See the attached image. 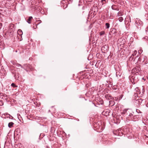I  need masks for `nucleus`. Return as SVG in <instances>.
<instances>
[{"label":"nucleus","mask_w":148,"mask_h":148,"mask_svg":"<svg viewBox=\"0 0 148 148\" xmlns=\"http://www.w3.org/2000/svg\"><path fill=\"white\" fill-rule=\"evenodd\" d=\"M143 22L138 18H136V25L138 26H142L143 25Z\"/></svg>","instance_id":"f257e3e1"},{"label":"nucleus","mask_w":148,"mask_h":148,"mask_svg":"<svg viewBox=\"0 0 148 148\" xmlns=\"http://www.w3.org/2000/svg\"><path fill=\"white\" fill-rule=\"evenodd\" d=\"M11 86L14 87H17V86L15 85L14 83H12L11 84Z\"/></svg>","instance_id":"f3484780"},{"label":"nucleus","mask_w":148,"mask_h":148,"mask_svg":"<svg viewBox=\"0 0 148 148\" xmlns=\"http://www.w3.org/2000/svg\"><path fill=\"white\" fill-rule=\"evenodd\" d=\"M109 47H101V49L103 52H106L109 49Z\"/></svg>","instance_id":"423d86ee"},{"label":"nucleus","mask_w":148,"mask_h":148,"mask_svg":"<svg viewBox=\"0 0 148 148\" xmlns=\"http://www.w3.org/2000/svg\"><path fill=\"white\" fill-rule=\"evenodd\" d=\"M106 3V0H101L100 1H99L98 5L99 6L101 7L103 5L105 4Z\"/></svg>","instance_id":"f03ea898"},{"label":"nucleus","mask_w":148,"mask_h":148,"mask_svg":"<svg viewBox=\"0 0 148 148\" xmlns=\"http://www.w3.org/2000/svg\"><path fill=\"white\" fill-rule=\"evenodd\" d=\"M131 82L133 84H135V83L134 82V81L133 82H132V81L131 80Z\"/></svg>","instance_id":"5701e85b"},{"label":"nucleus","mask_w":148,"mask_h":148,"mask_svg":"<svg viewBox=\"0 0 148 148\" xmlns=\"http://www.w3.org/2000/svg\"><path fill=\"white\" fill-rule=\"evenodd\" d=\"M119 40H121V38H120V39Z\"/></svg>","instance_id":"a878e982"},{"label":"nucleus","mask_w":148,"mask_h":148,"mask_svg":"<svg viewBox=\"0 0 148 148\" xmlns=\"http://www.w3.org/2000/svg\"><path fill=\"white\" fill-rule=\"evenodd\" d=\"M118 20L120 22H122L123 21V18L122 17H121L119 18Z\"/></svg>","instance_id":"4468645a"},{"label":"nucleus","mask_w":148,"mask_h":148,"mask_svg":"<svg viewBox=\"0 0 148 148\" xmlns=\"http://www.w3.org/2000/svg\"><path fill=\"white\" fill-rule=\"evenodd\" d=\"M3 104V103L2 101H0V106H2Z\"/></svg>","instance_id":"a211bd4d"},{"label":"nucleus","mask_w":148,"mask_h":148,"mask_svg":"<svg viewBox=\"0 0 148 148\" xmlns=\"http://www.w3.org/2000/svg\"><path fill=\"white\" fill-rule=\"evenodd\" d=\"M2 26V24L0 23V29H1V28Z\"/></svg>","instance_id":"412c9836"},{"label":"nucleus","mask_w":148,"mask_h":148,"mask_svg":"<svg viewBox=\"0 0 148 148\" xmlns=\"http://www.w3.org/2000/svg\"><path fill=\"white\" fill-rule=\"evenodd\" d=\"M102 128V127L101 126H99V128H99V129H101V128Z\"/></svg>","instance_id":"aec40b11"},{"label":"nucleus","mask_w":148,"mask_h":148,"mask_svg":"<svg viewBox=\"0 0 148 148\" xmlns=\"http://www.w3.org/2000/svg\"><path fill=\"white\" fill-rule=\"evenodd\" d=\"M106 29H108L110 27V24L108 23H106L105 24Z\"/></svg>","instance_id":"1a4fd4ad"},{"label":"nucleus","mask_w":148,"mask_h":148,"mask_svg":"<svg viewBox=\"0 0 148 148\" xmlns=\"http://www.w3.org/2000/svg\"><path fill=\"white\" fill-rule=\"evenodd\" d=\"M40 8H39V10H40Z\"/></svg>","instance_id":"bb28decb"},{"label":"nucleus","mask_w":148,"mask_h":148,"mask_svg":"<svg viewBox=\"0 0 148 148\" xmlns=\"http://www.w3.org/2000/svg\"><path fill=\"white\" fill-rule=\"evenodd\" d=\"M105 31H103L100 32L99 33V34H100V36H102L104 35L105 34Z\"/></svg>","instance_id":"f8f14e48"},{"label":"nucleus","mask_w":148,"mask_h":148,"mask_svg":"<svg viewBox=\"0 0 148 148\" xmlns=\"http://www.w3.org/2000/svg\"><path fill=\"white\" fill-rule=\"evenodd\" d=\"M116 32V30L115 29H112L111 30L110 32L109 33V34L110 35L113 36L115 35Z\"/></svg>","instance_id":"39448f33"},{"label":"nucleus","mask_w":148,"mask_h":148,"mask_svg":"<svg viewBox=\"0 0 148 148\" xmlns=\"http://www.w3.org/2000/svg\"><path fill=\"white\" fill-rule=\"evenodd\" d=\"M18 36H22L23 34V32L21 29H18L17 32Z\"/></svg>","instance_id":"0eeeda50"},{"label":"nucleus","mask_w":148,"mask_h":148,"mask_svg":"<svg viewBox=\"0 0 148 148\" xmlns=\"http://www.w3.org/2000/svg\"><path fill=\"white\" fill-rule=\"evenodd\" d=\"M97 125V123H96V124H95L94 125V126H96V125Z\"/></svg>","instance_id":"b1692460"},{"label":"nucleus","mask_w":148,"mask_h":148,"mask_svg":"<svg viewBox=\"0 0 148 148\" xmlns=\"http://www.w3.org/2000/svg\"><path fill=\"white\" fill-rule=\"evenodd\" d=\"M112 8L113 10H116L117 9V8L116 7V6L114 5H113L112 7H111Z\"/></svg>","instance_id":"9b49d317"},{"label":"nucleus","mask_w":148,"mask_h":148,"mask_svg":"<svg viewBox=\"0 0 148 148\" xmlns=\"http://www.w3.org/2000/svg\"><path fill=\"white\" fill-rule=\"evenodd\" d=\"M113 102H114L113 101H110V103H113Z\"/></svg>","instance_id":"4be33fe9"},{"label":"nucleus","mask_w":148,"mask_h":148,"mask_svg":"<svg viewBox=\"0 0 148 148\" xmlns=\"http://www.w3.org/2000/svg\"><path fill=\"white\" fill-rule=\"evenodd\" d=\"M37 24H36V23L34 24V26H33V27H34V29H36V28L34 27L35 26H37Z\"/></svg>","instance_id":"6ab92c4d"},{"label":"nucleus","mask_w":148,"mask_h":148,"mask_svg":"<svg viewBox=\"0 0 148 148\" xmlns=\"http://www.w3.org/2000/svg\"><path fill=\"white\" fill-rule=\"evenodd\" d=\"M36 22H38L37 25H38L41 23V21L40 20H36Z\"/></svg>","instance_id":"2eb2a0df"},{"label":"nucleus","mask_w":148,"mask_h":148,"mask_svg":"<svg viewBox=\"0 0 148 148\" xmlns=\"http://www.w3.org/2000/svg\"><path fill=\"white\" fill-rule=\"evenodd\" d=\"M140 70V68L138 66L136 67L133 69V71L135 73H138Z\"/></svg>","instance_id":"7ed1b4c3"},{"label":"nucleus","mask_w":148,"mask_h":148,"mask_svg":"<svg viewBox=\"0 0 148 148\" xmlns=\"http://www.w3.org/2000/svg\"><path fill=\"white\" fill-rule=\"evenodd\" d=\"M16 66H17V67H19V66H21V68H23V66H21V64H16Z\"/></svg>","instance_id":"dca6fc26"},{"label":"nucleus","mask_w":148,"mask_h":148,"mask_svg":"<svg viewBox=\"0 0 148 148\" xmlns=\"http://www.w3.org/2000/svg\"><path fill=\"white\" fill-rule=\"evenodd\" d=\"M147 8H148V6H147V7H145V8H146V9Z\"/></svg>","instance_id":"393cba45"},{"label":"nucleus","mask_w":148,"mask_h":148,"mask_svg":"<svg viewBox=\"0 0 148 148\" xmlns=\"http://www.w3.org/2000/svg\"><path fill=\"white\" fill-rule=\"evenodd\" d=\"M14 124V123L12 122H11L9 123L8 126L10 128H11L12 126Z\"/></svg>","instance_id":"9d476101"},{"label":"nucleus","mask_w":148,"mask_h":148,"mask_svg":"<svg viewBox=\"0 0 148 148\" xmlns=\"http://www.w3.org/2000/svg\"><path fill=\"white\" fill-rule=\"evenodd\" d=\"M17 37L19 41H21L23 39L22 36H17Z\"/></svg>","instance_id":"ddd939ff"},{"label":"nucleus","mask_w":148,"mask_h":148,"mask_svg":"<svg viewBox=\"0 0 148 148\" xmlns=\"http://www.w3.org/2000/svg\"><path fill=\"white\" fill-rule=\"evenodd\" d=\"M67 1V0H63L61 2L62 4H63L62 5L63 6V8L65 9L67 7V4H65L64 3H66V1Z\"/></svg>","instance_id":"20e7f679"},{"label":"nucleus","mask_w":148,"mask_h":148,"mask_svg":"<svg viewBox=\"0 0 148 148\" xmlns=\"http://www.w3.org/2000/svg\"><path fill=\"white\" fill-rule=\"evenodd\" d=\"M32 17L31 16L29 17L28 18L27 21V22L29 24L31 23V20L32 18Z\"/></svg>","instance_id":"6e6552de"}]
</instances>
